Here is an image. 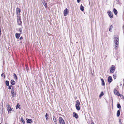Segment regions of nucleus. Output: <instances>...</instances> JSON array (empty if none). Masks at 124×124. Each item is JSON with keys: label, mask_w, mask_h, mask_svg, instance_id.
<instances>
[{"label": "nucleus", "mask_w": 124, "mask_h": 124, "mask_svg": "<svg viewBox=\"0 0 124 124\" xmlns=\"http://www.w3.org/2000/svg\"><path fill=\"white\" fill-rule=\"evenodd\" d=\"M114 43L115 45H114V47L115 49H117L118 48L119 45V39L118 37H115L114 38Z\"/></svg>", "instance_id": "f257e3e1"}, {"label": "nucleus", "mask_w": 124, "mask_h": 124, "mask_svg": "<svg viewBox=\"0 0 124 124\" xmlns=\"http://www.w3.org/2000/svg\"><path fill=\"white\" fill-rule=\"evenodd\" d=\"M80 103L79 101L78 100H77L76 101V109L78 110H79L80 109Z\"/></svg>", "instance_id": "f03ea898"}, {"label": "nucleus", "mask_w": 124, "mask_h": 124, "mask_svg": "<svg viewBox=\"0 0 124 124\" xmlns=\"http://www.w3.org/2000/svg\"><path fill=\"white\" fill-rule=\"evenodd\" d=\"M21 10V9L19 8H16V13L17 15V17H20V13Z\"/></svg>", "instance_id": "7ed1b4c3"}, {"label": "nucleus", "mask_w": 124, "mask_h": 124, "mask_svg": "<svg viewBox=\"0 0 124 124\" xmlns=\"http://www.w3.org/2000/svg\"><path fill=\"white\" fill-rule=\"evenodd\" d=\"M59 121L60 124H65L64 120L62 117H59Z\"/></svg>", "instance_id": "20e7f679"}, {"label": "nucleus", "mask_w": 124, "mask_h": 124, "mask_svg": "<svg viewBox=\"0 0 124 124\" xmlns=\"http://www.w3.org/2000/svg\"><path fill=\"white\" fill-rule=\"evenodd\" d=\"M115 67L113 65L112 66L111 68L110 69V72L111 73H113L115 71Z\"/></svg>", "instance_id": "39448f33"}, {"label": "nucleus", "mask_w": 124, "mask_h": 124, "mask_svg": "<svg viewBox=\"0 0 124 124\" xmlns=\"http://www.w3.org/2000/svg\"><path fill=\"white\" fill-rule=\"evenodd\" d=\"M7 110L9 112H10L11 111H12V109L11 108V107L10 105H9L8 103L7 104Z\"/></svg>", "instance_id": "423d86ee"}, {"label": "nucleus", "mask_w": 124, "mask_h": 124, "mask_svg": "<svg viewBox=\"0 0 124 124\" xmlns=\"http://www.w3.org/2000/svg\"><path fill=\"white\" fill-rule=\"evenodd\" d=\"M17 22L19 25H20L22 24V22L21 21L20 17H17Z\"/></svg>", "instance_id": "0eeeda50"}, {"label": "nucleus", "mask_w": 124, "mask_h": 124, "mask_svg": "<svg viewBox=\"0 0 124 124\" xmlns=\"http://www.w3.org/2000/svg\"><path fill=\"white\" fill-rule=\"evenodd\" d=\"M108 15L109 16L110 18H113V14L110 11H108Z\"/></svg>", "instance_id": "6e6552de"}, {"label": "nucleus", "mask_w": 124, "mask_h": 124, "mask_svg": "<svg viewBox=\"0 0 124 124\" xmlns=\"http://www.w3.org/2000/svg\"><path fill=\"white\" fill-rule=\"evenodd\" d=\"M68 11L67 9V8L65 9L64 10L63 12L64 15L65 16H67L68 14Z\"/></svg>", "instance_id": "1a4fd4ad"}, {"label": "nucleus", "mask_w": 124, "mask_h": 124, "mask_svg": "<svg viewBox=\"0 0 124 124\" xmlns=\"http://www.w3.org/2000/svg\"><path fill=\"white\" fill-rule=\"evenodd\" d=\"M73 116L76 119L78 118V114L75 112L73 113Z\"/></svg>", "instance_id": "9d476101"}, {"label": "nucleus", "mask_w": 124, "mask_h": 124, "mask_svg": "<svg viewBox=\"0 0 124 124\" xmlns=\"http://www.w3.org/2000/svg\"><path fill=\"white\" fill-rule=\"evenodd\" d=\"M114 93L116 95L118 96H119V93H118L117 90L116 89H115L114 90Z\"/></svg>", "instance_id": "9b49d317"}, {"label": "nucleus", "mask_w": 124, "mask_h": 124, "mask_svg": "<svg viewBox=\"0 0 124 124\" xmlns=\"http://www.w3.org/2000/svg\"><path fill=\"white\" fill-rule=\"evenodd\" d=\"M20 33H16L15 34L16 37L17 39H18L20 36Z\"/></svg>", "instance_id": "f8f14e48"}, {"label": "nucleus", "mask_w": 124, "mask_h": 124, "mask_svg": "<svg viewBox=\"0 0 124 124\" xmlns=\"http://www.w3.org/2000/svg\"><path fill=\"white\" fill-rule=\"evenodd\" d=\"M112 80V78L111 77L109 76L108 77V82L109 83H110L111 82Z\"/></svg>", "instance_id": "ddd939ff"}, {"label": "nucleus", "mask_w": 124, "mask_h": 124, "mask_svg": "<svg viewBox=\"0 0 124 124\" xmlns=\"http://www.w3.org/2000/svg\"><path fill=\"white\" fill-rule=\"evenodd\" d=\"M27 122L28 123L31 124L32 123V121L31 119H29L27 121Z\"/></svg>", "instance_id": "4468645a"}, {"label": "nucleus", "mask_w": 124, "mask_h": 124, "mask_svg": "<svg viewBox=\"0 0 124 124\" xmlns=\"http://www.w3.org/2000/svg\"><path fill=\"white\" fill-rule=\"evenodd\" d=\"M53 120L54 122L55 123V124H57V122L56 120V119L55 118V117L54 116H53Z\"/></svg>", "instance_id": "2eb2a0df"}, {"label": "nucleus", "mask_w": 124, "mask_h": 124, "mask_svg": "<svg viewBox=\"0 0 124 124\" xmlns=\"http://www.w3.org/2000/svg\"><path fill=\"white\" fill-rule=\"evenodd\" d=\"M113 11L115 14L116 15L117 13V12L116 9L115 8H114Z\"/></svg>", "instance_id": "dca6fc26"}, {"label": "nucleus", "mask_w": 124, "mask_h": 124, "mask_svg": "<svg viewBox=\"0 0 124 124\" xmlns=\"http://www.w3.org/2000/svg\"><path fill=\"white\" fill-rule=\"evenodd\" d=\"M101 80L102 82V85H103V86L104 85H105V83L104 82V80L102 78H101Z\"/></svg>", "instance_id": "f3484780"}, {"label": "nucleus", "mask_w": 124, "mask_h": 124, "mask_svg": "<svg viewBox=\"0 0 124 124\" xmlns=\"http://www.w3.org/2000/svg\"><path fill=\"white\" fill-rule=\"evenodd\" d=\"M120 111L119 110H118L117 113V116L118 117L120 115Z\"/></svg>", "instance_id": "a211bd4d"}, {"label": "nucleus", "mask_w": 124, "mask_h": 124, "mask_svg": "<svg viewBox=\"0 0 124 124\" xmlns=\"http://www.w3.org/2000/svg\"><path fill=\"white\" fill-rule=\"evenodd\" d=\"M80 9L82 11H83L84 10V7L82 5H81L80 7Z\"/></svg>", "instance_id": "6ab92c4d"}, {"label": "nucleus", "mask_w": 124, "mask_h": 124, "mask_svg": "<svg viewBox=\"0 0 124 124\" xmlns=\"http://www.w3.org/2000/svg\"><path fill=\"white\" fill-rule=\"evenodd\" d=\"M11 94L12 95V96L13 97H14L16 95V93H14V92L11 93Z\"/></svg>", "instance_id": "aec40b11"}, {"label": "nucleus", "mask_w": 124, "mask_h": 124, "mask_svg": "<svg viewBox=\"0 0 124 124\" xmlns=\"http://www.w3.org/2000/svg\"><path fill=\"white\" fill-rule=\"evenodd\" d=\"M3 104H2V106H0V110L2 111L3 112Z\"/></svg>", "instance_id": "412c9836"}, {"label": "nucleus", "mask_w": 124, "mask_h": 124, "mask_svg": "<svg viewBox=\"0 0 124 124\" xmlns=\"http://www.w3.org/2000/svg\"><path fill=\"white\" fill-rule=\"evenodd\" d=\"M23 29L22 28H20L19 29V30L20 31V33L21 34L23 30Z\"/></svg>", "instance_id": "4be33fe9"}, {"label": "nucleus", "mask_w": 124, "mask_h": 124, "mask_svg": "<svg viewBox=\"0 0 124 124\" xmlns=\"http://www.w3.org/2000/svg\"><path fill=\"white\" fill-rule=\"evenodd\" d=\"M20 105L19 103H17L16 106V108L17 109L18 108H20Z\"/></svg>", "instance_id": "5701e85b"}, {"label": "nucleus", "mask_w": 124, "mask_h": 124, "mask_svg": "<svg viewBox=\"0 0 124 124\" xmlns=\"http://www.w3.org/2000/svg\"><path fill=\"white\" fill-rule=\"evenodd\" d=\"M11 83L12 85H14L15 84V82L14 80H12L11 81Z\"/></svg>", "instance_id": "b1692460"}, {"label": "nucleus", "mask_w": 124, "mask_h": 124, "mask_svg": "<svg viewBox=\"0 0 124 124\" xmlns=\"http://www.w3.org/2000/svg\"><path fill=\"white\" fill-rule=\"evenodd\" d=\"M117 108L120 109L121 108V106L119 103H118L117 105Z\"/></svg>", "instance_id": "393cba45"}, {"label": "nucleus", "mask_w": 124, "mask_h": 124, "mask_svg": "<svg viewBox=\"0 0 124 124\" xmlns=\"http://www.w3.org/2000/svg\"><path fill=\"white\" fill-rule=\"evenodd\" d=\"M48 116V114L46 113L45 115L46 118V120H48V117L47 116Z\"/></svg>", "instance_id": "a878e982"}, {"label": "nucleus", "mask_w": 124, "mask_h": 124, "mask_svg": "<svg viewBox=\"0 0 124 124\" xmlns=\"http://www.w3.org/2000/svg\"><path fill=\"white\" fill-rule=\"evenodd\" d=\"M6 85L7 86H9V81H6Z\"/></svg>", "instance_id": "bb28decb"}, {"label": "nucleus", "mask_w": 124, "mask_h": 124, "mask_svg": "<svg viewBox=\"0 0 124 124\" xmlns=\"http://www.w3.org/2000/svg\"><path fill=\"white\" fill-rule=\"evenodd\" d=\"M104 95V93L103 92H101L99 95V97H101V96H103Z\"/></svg>", "instance_id": "cd10ccee"}, {"label": "nucleus", "mask_w": 124, "mask_h": 124, "mask_svg": "<svg viewBox=\"0 0 124 124\" xmlns=\"http://www.w3.org/2000/svg\"><path fill=\"white\" fill-rule=\"evenodd\" d=\"M14 78L15 79H17V77L16 76V75L15 73L14 74Z\"/></svg>", "instance_id": "c85d7f7f"}, {"label": "nucleus", "mask_w": 124, "mask_h": 124, "mask_svg": "<svg viewBox=\"0 0 124 124\" xmlns=\"http://www.w3.org/2000/svg\"><path fill=\"white\" fill-rule=\"evenodd\" d=\"M14 89L13 87H13H12V89L11 90V93H12L14 92Z\"/></svg>", "instance_id": "c756f323"}, {"label": "nucleus", "mask_w": 124, "mask_h": 124, "mask_svg": "<svg viewBox=\"0 0 124 124\" xmlns=\"http://www.w3.org/2000/svg\"><path fill=\"white\" fill-rule=\"evenodd\" d=\"M21 121H22L23 123V124H24L25 123V121L23 120V118H21Z\"/></svg>", "instance_id": "7c9ffc66"}, {"label": "nucleus", "mask_w": 124, "mask_h": 124, "mask_svg": "<svg viewBox=\"0 0 124 124\" xmlns=\"http://www.w3.org/2000/svg\"><path fill=\"white\" fill-rule=\"evenodd\" d=\"M13 87V86L12 85H10V86H8V89H11V88L12 89V88Z\"/></svg>", "instance_id": "2f4dec72"}, {"label": "nucleus", "mask_w": 124, "mask_h": 124, "mask_svg": "<svg viewBox=\"0 0 124 124\" xmlns=\"http://www.w3.org/2000/svg\"><path fill=\"white\" fill-rule=\"evenodd\" d=\"M112 27H113L112 25H111L110 26V28H109V31H111V29L112 28Z\"/></svg>", "instance_id": "473e14b6"}, {"label": "nucleus", "mask_w": 124, "mask_h": 124, "mask_svg": "<svg viewBox=\"0 0 124 124\" xmlns=\"http://www.w3.org/2000/svg\"><path fill=\"white\" fill-rule=\"evenodd\" d=\"M119 96H120V97H121V98H122V99H124V97L122 95L119 94Z\"/></svg>", "instance_id": "72a5a7b5"}, {"label": "nucleus", "mask_w": 124, "mask_h": 124, "mask_svg": "<svg viewBox=\"0 0 124 124\" xmlns=\"http://www.w3.org/2000/svg\"><path fill=\"white\" fill-rule=\"evenodd\" d=\"M1 76L2 77L4 76V78L5 77V75L3 74V73H2L1 74Z\"/></svg>", "instance_id": "f704fd0d"}, {"label": "nucleus", "mask_w": 124, "mask_h": 124, "mask_svg": "<svg viewBox=\"0 0 124 124\" xmlns=\"http://www.w3.org/2000/svg\"><path fill=\"white\" fill-rule=\"evenodd\" d=\"M80 1V0H77V2L78 3H79Z\"/></svg>", "instance_id": "c9c22d12"}, {"label": "nucleus", "mask_w": 124, "mask_h": 124, "mask_svg": "<svg viewBox=\"0 0 124 124\" xmlns=\"http://www.w3.org/2000/svg\"><path fill=\"white\" fill-rule=\"evenodd\" d=\"M23 39V38L22 37H21L20 38V39Z\"/></svg>", "instance_id": "e433bc0d"}, {"label": "nucleus", "mask_w": 124, "mask_h": 124, "mask_svg": "<svg viewBox=\"0 0 124 124\" xmlns=\"http://www.w3.org/2000/svg\"><path fill=\"white\" fill-rule=\"evenodd\" d=\"M91 124H95L93 122H92Z\"/></svg>", "instance_id": "4c0bfd02"}, {"label": "nucleus", "mask_w": 124, "mask_h": 124, "mask_svg": "<svg viewBox=\"0 0 124 124\" xmlns=\"http://www.w3.org/2000/svg\"><path fill=\"white\" fill-rule=\"evenodd\" d=\"M119 123H121V120H119Z\"/></svg>", "instance_id": "58836bf2"}, {"label": "nucleus", "mask_w": 124, "mask_h": 124, "mask_svg": "<svg viewBox=\"0 0 124 124\" xmlns=\"http://www.w3.org/2000/svg\"><path fill=\"white\" fill-rule=\"evenodd\" d=\"M1 34V29H0V35Z\"/></svg>", "instance_id": "ea45409f"}, {"label": "nucleus", "mask_w": 124, "mask_h": 124, "mask_svg": "<svg viewBox=\"0 0 124 124\" xmlns=\"http://www.w3.org/2000/svg\"><path fill=\"white\" fill-rule=\"evenodd\" d=\"M44 6L45 7H47V6L46 4H45V5Z\"/></svg>", "instance_id": "a19ab883"}, {"label": "nucleus", "mask_w": 124, "mask_h": 124, "mask_svg": "<svg viewBox=\"0 0 124 124\" xmlns=\"http://www.w3.org/2000/svg\"><path fill=\"white\" fill-rule=\"evenodd\" d=\"M116 0L117 1V2H118L119 1V0Z\"/></svg>", "instance_id": "79ce46f5"}, {"label": "nucleus", "mask_w": 124, "mask_h": 124, "mask_svg": "<svg viewBox=\"0 0 124 124\" xmlns=\"http://www.w3.org/2000/svg\"><path fill=\"white\" fill-rule=\"evenodd\" d=\"M5 124H7L6 123H5Z\"/></svg>", "instance_id": "37998d69"}, {"label": "nucleus", "mask_w": 124, "mask_h": 124, "mask_svg": "<svg viewBox=\"0 0 124 124\" xmlns=\"http://www.w3.org/2000/svg\"><path fill=\"white\" fill-rule=\"evenodd\" d=\"M0 124H1L0 123Z\"/></svg>", "instance_id": "c03bdc74"}]
</instances>
